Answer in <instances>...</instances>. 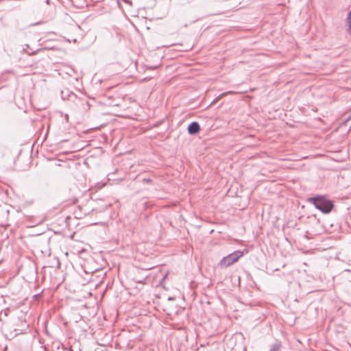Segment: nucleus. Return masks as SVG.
Returning <instances> with one entry per match:
<instances>
[{
	"mask_svg": "<svg viewBox=\"0 0 351 351\" xmlns=\"http://www.w3.org/2000/svg\"><path fill=\"white\" fill-rule=\"evenodd\" d=\"M199 130L200 126L199 123L196 121L191 123L188 126V132L191 135L197 134Z\"/></svg>",
	"mask_w": 351,
	"mask_h": 351,
	"instance_id": "3",
	"label": "nucleus"
},
{
	"mask_svg": "<svg viewBox=\"0 0 351 351\" xmlns=\"http://www.w3.org/2000/svg\"><path fill=\"white\" fill-rule=\"evenodd\" d=\"M143 181L144 183H152V180L149 178H144Z\"/></svg>",
	"mask_w": 351,
	"mask_h": 351,
	"instance_id": "6",
	"label": "nucleus"
},
{
	"mask_svg": "<svg viewBox=\"0 0 351 351\" xmlns=\"http://www.w3.org/2000/svg\"><path fill=\"white\" fill-rule=\"evenodd\" d=\"M243 252L239 250L235 251L223 257L219 263V266L221 268H226L237 262L238 260L243 256Z\"/></svg>",
	"mask_w": 351,
	"mask_h": 351,
	"instance_id": "2",
	"label": "nucleus"
},
{
	"mask_svg": "<svg viewBox=\"0 0 351 351\" xmlns=\"http://www.w3.org/2000/svg\"><path fill=\"white\" fill-rule=\"evenodd\" d=\"M346 21L348 26L347 31L351 34V10L348 12Z\"/></svg>",
	"mask_w": 351,
	"mask_h": 351,
	"instance_id": "4",
	"label": "nucleus"
},
{
	"mask_svg": "<svg viewBox=\"0 0 351 351\" xmlns=\"http://www.w3.org/2000/svg\"><path fill=\"white\" fill-rule=\"evenodd\" d=\"M280 343H276L271 346L269 351H279L280 348Z\"/></svg>",
	"mask_w": 351,
	"mask_h": 351,
	"instance_id": "5",
	"label": "nucleus"
},
{
	"mask_svg": "<svg viewBox=\"0 0 351 351\" xmlns=\"http://www.w3.org/2000/svg\"><path fill=\"white\" fill-rule=\"evenodd\" d=\"M311 202L316 208L319 209L324 213H328L331 211L333 204L331 201L322 197H315L311 199Z\"/></svg>",
	"mask_w": 351,
	"mask_h": 351,
	"instance_id": "1",
	"label": "nucleus"
},
{
	"mask_svg": "<svg viewBox=\"0 0 351 351\" xmlns=\"http://www.w3.org/2000/svg\"><path fill=\"white\" fill-rule=\"evenodd\" d=\"M350 119H351V114L349 116L348 120H350Z\"/></svg>",
	"mask_w": 351,
	"mask_h": 351,
	"instance_id": "7",
	"label": "nucleus"
},
{
	"mask_svg": "<svg viewBox=\"0 0 351 351\" xmlns=\"http://www.w3.org/2000/svg\"><path fill=\"white\" fill-rule=\"evenodd\" d=\"M166 277H167V275H165V276H164V278H163V279H162V280H165V279L166 278Z\"/></svg>",
	"mask_w": 351,
	"mask_h": 351,
	"instance_id": "8",
	"label": "nucleus"
}]
</instances>
